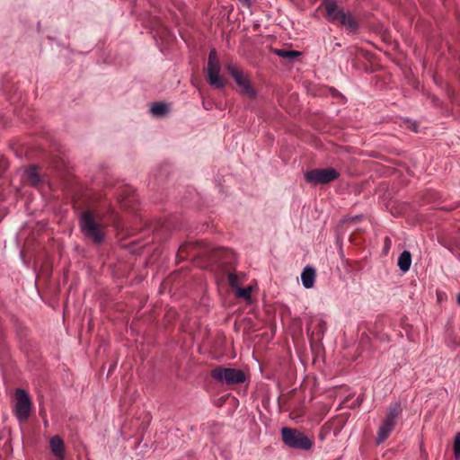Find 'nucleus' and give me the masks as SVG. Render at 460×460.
Masks as SVG:
<instances>
[{"mask_svg": "<svg viewBox=\"0 0 460 460\" xmlns=\"http://www.w3.org/2000/svg\"><path fill=\"white\" fill-rule=\"evenodd\" d=\"M316 271L315 269L307 265L304 268L301 273V280L305 288L309 289L312 288L315 282Z\"/></svg>", "mask_w": 460, "mask_h": 460, "instance_id": "f8f14e48", "label": "nucleus"}, {"mask_svg": "<svg viewBox=\"0 0 460 460\" xmlns=\"http://www.w3.org/2000/svg\"><path fill=\"white\" fill-rule=\"evenodd\" d=\"M397 265L402 272H407L411 265V253L404 250L398 258Z\"/></svg>", "mask_w": 460, "mask_h": 460, "instance_id": "4468645a", "label": "nucleus"}, {"mask_svg": "<svg viewBox=\"0 0 460 460\" xmlns=\"http://www.w3.org/2000/svg\"><path fill=\"white\" fill-rule=\"evenodd\" d=\"M454 456L456 460L460 459V432H457L454 439Z\"/></svg>", "mask_w": 460, "mask_h": 460, "instance_id": "a211bd4d", "label": "nucleus"}, {"mask_svg": "<svg viewBox=\"0 0 460 460\" xmlns=\"http://www.w3.org/2000/svg\"><path fill=\"white\" fill-rule=\"evenodd\" d=\"M334 7V4L328 7V18L326 20L332 23L339 22L349 32L356 33L359 24L353 15L349 12H345L343 8H339L335 11Z\"/></svg>", "mask_w": 460, "mask_h": 460, "instance_id": "7ed1b4c3", "label": "nucleus"}, {"mask_svg": "<svg viewBox=\"0 0 460 460\" xmlns=\"http://www.w3.org/2000/svg\"><path fill=\"white\" fill-rule=\"evenodd\" d=\"M16 403L14 406V415L20 423L28 420L31 411V400L27 391L22 388L15 390Z\"/></svg>", "mask_w": 460, "mask_h": 460, "instance_id": "0eeeda50", "label": "nucleus"}, {"mask_svg": "<svg viewBox=\"0 0 460 460\" xmlns=\"http://www.w3.org/2000/svg\"><path fill=\"white\" fill-rule=\"evenodd\" d=\"M395 425L396 422L384 419L377 430V435L376 438V444H381L385 441L395 428Z\"/></svg>", "mask_w": 460, "mask_h": 460, "instance_id": "9d476101", "label": "nucleus"}, {"mask_svg": "<svg viewBox=\"0 0 460 460\" xmlns=\"http://www.w3.org/2000/svg\"><path fill=\"white\" fill-rule=\"evenodd\" d=\"M281 439L285 446L296 450L308 451L313 447L314 440L297 429L284 427L281 429Z\"/></svg>", "mask_w": 460, "mask_h": 460, "instance_id": "f03ea898", "label": "nucleus"}, {"mask_svg": "<svg viewBox=\"0 0 460 460\" xmlns=\"http://www.w3.org/2000/svg\"><path fill=\"white\" fill-rule=\"evenodd\" d=\"M456 302L460 305V293H458L456 296Z\"/></svg>", "mask_w": 460, "mask_h": 460, "instance_id": "b1692460", "label": "nucleus"}, {"mask_svg": "<svg viewBox=\"0 0 460 460\" xmlns=\"http://www.w3.org/2000/svg\"><path fill=\"white\" fill-rule=\"evenodd\" d=\"M339 177V172L332 167L316 168L305 173V181L314 185L327 184Z\"/></svg>", "mask_w": 460, "mask_h": 460, "instance_id": "423d86ee", "label": "nucleus"}, {"mask_svg": "<svg viewBox=\"0 0 460 460\" xmlns=\"http://www.w3.org/2000/svg\"><path fill=\"white\" fill-rule=\"evenodd\" d=\"M49 447L52 454L58 460H63L65 457V444L59 435L53 436L49 440Z\"/></svg>", "mask_w": 460, "mask_h": 460, "instance_id": "9b49d317", "label": "nucleus"}, {"mask_svg": "<svg viewBox=\"0 0 460 460\" xmlns=\"http://www.w3.org/2000/svg\"><path fill=\"white\" fill-rule=\"evenodd\" d=\"M438 243L460 261V229L455 234L439 238Z\"/></svg>", "mask_w": 460, "mask_h": 460, "instance_id": "1a4fd4ad", "label": "nucleus"}, {"mask_svg": "<svg viewBox=\"0 0 460 460\" xmlns=\"http://www.w3.org/2000/svg\"><path fill=\"white\" fill-rule=\"evenodd\" d=\"M274 53L277 56H279L280 58H283L285 59H288L289 61H293L296 58H298V57H300L302 55V53L300 51L293 50V49H274Z\"/></svg>", "mask_w": 460, "mask_h": 460, "instance_id": "dca6fc26", "label": "nucleus"}, {"mask_svg": "<svg viewBox=\"0 0 460 460\" xmlns=\"http://www.w3.org/2000/svg\"><path fill=\"white\" fill-rule=\"evenodd\" d=\"M413 130H414V131H417L416 124H415V123H414V126H413Z\"/></svg>", "mask_w": 460, "mask_h": 460, "instance_id": "393cba45", "label": "nucleus"}, {"mask_svg": "<svg viewBox=\"0 0 460 460\" xmlns=\"http://www.w3.org/2000/svg\"><path fill=\"white\" fill-rule=\"evenodd\" d=\"M211 376L217 382L226 385L244 383L245 373L241 369L219 367L211 371Z\"/></svg>", "mask_w": 460, "mask_h": 460, "instance_id": "39448f33", "label": "nucleus"}, {"mask_svg": "<svg viewBox=\"0 0 460 460\" xmlns=\"http://www.w3.org/2000/svg\"><path fill=\"white\" fill-rule=\"evenodd\" d=\"M402 412V404L400 402H394L390 404L388 413L385 419L393 422H397L396 419Z\"/></svg>", "mask_w": 460, "mask_h": 460, "instance_id": "2eb2a0df", "label": "nucleus"}, {"mask_svg": "<svg viewBox=\"0 0 460 460\" xmlns=\"http://www.w3.org/2000/svg\"><path fill=\"white\" fill-rule=\"evenodd\" d=\"M220 62L217 57V50L211 49L208 54V66H207V80L208 83L216 87L217 89H223L226 85V81L220 76Z\"/></svg>", "mask_w": 460, "mask_h": 460, "instance_id": "20e7f679", "label": "nucleus"}, {"mask_svg": "<svg viewBox=\"0 0 460 460\" xmlns=\"http://www.w3.org/2000/svg\"><path fill=\"white\" fill-rule=\"evenodd\" d=\"M323 3H324V6H325V18L327 19L328 18V7L334 4L335 7V11H337L340 7L338 6L337 4V1L336 0H323Z\"/></svg>", "mask_w": 460, "mask_h": 460, "instance_id": "aec40b11", "label": "nucleus"}, {"mask_svg": "<svg viewBox=\"0 0 460 460\" xmlns=\"http://www.w3.org/2000/svg\"><path fill=\"white\" fill-rule=\"evenodd\" d=\"M227 71L233 77L236 84L240 87L241 93L252 99L257 97V91L252 86L249 77L244 73L237 68L235 66L228 65Z\"/></svg>", "mask_w": 460, "mask_h": 460, "instance_id": "6e6552de", "label": "nucleus"}, {"mask_svg": "<svg viewBox=\"0 0 460 460\" xmlns=\"http://www.w3.org/2000/svg\"><path fill=\"white\" fill-rule=\"evenodd\" d=\"M151 112L155 117H164L169 113V106L164 102H154Z\"/></svg>", "mask_w": 460, "mask_h": 460, "instance_id": "f3484780", "label": "nucleus"}, {"mask_svg": "<svg viewBox=\"0 0 460 460\" xmlns=\"http://www.w3.org/2000/svg\"><path fill=\"white\" fill-rule=\"evenodd\" d=\"M251 294H252L251 287L244 288H238L236 290V296L240 298L250 299Z\"/></svg>", "mask_w": 460, "mask_h": 460, "instance_id": "6ab92c4d", "label": "nucleus"}, {"mask_svg": "<svg viewBox=\"0 0 460 460\" xmlns=\"http://www.w3.org/2000/svg\"><path fill=\"white\" fill-rule=\"evenodd\" d=\"M228 283L232 288H236L238 286V278L234 273L228 274Z\"/></svg>", "mask_w": 460, "mask_h": 460, "instance_id": "412c9836", "label": "nucleus"}, {"mask_svg": "<svg viewBox=\"0 0 460 460\" xmlns=\"http://www.w3.org/2000/svg\"><path fill=\"white\" fill-rule=\"evenodd\" d=\"M244 7L250 8L252 6L251 0H239Z\"/></svg>", "mask_w": 460, "mask_h": 460, "instance_id": "4be33fe9", "label": "nucleus"}, {"mask_svg": "<svg viewBox=\"0 0 460 460\" xmlns=\"http://www.w3.org/2000/svg\"><path fill=\"white\" fill-rule=\"evenodd\" d=\"M78 225L85 238L92 240L96 245L103 243L105 238L104 227L96 221L92 211H83L79 216Z\"/></svg>", "mask_w": 460, "mask_h": 460, "instance_id": "f257e3e1", "label": "nucleus"}, {"mask_svg": "<svg viewBox=\"0 0 460 460\" xmlns=\"http://www.w3.org/2000/svg\"><path fill=\"white\" fill-rule=\"evenodd\" d=\"M391 243H392V242H391L390 237L385 236V249H389V248H390V246H391Z\"/></svg>", "mask_w": 460, "mask_h": 460, "instance_id": "5701e85b", "label": "nucleus"}, {"mask_svg": "<svg viewBox=\"0 0 460 460\" xmlns=\"http://www.w3.org/2000/svg\"><path fill=\"white\" fill-rule=\"evenodd\" d=\"M25 177L28 182L36 187L41 182V177L38 172V168L35 165H30L25 171Z\"/></svg>", "mask_w": 460, "mask_h": 460, "instance_id": "ddd939ff", "label": "nucleus"}]
</instances>
